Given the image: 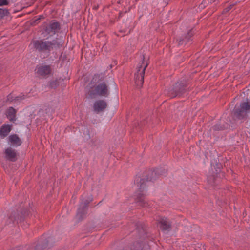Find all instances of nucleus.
<instances>
[{"mask_svg":"<svg viewBox=\"0 0 250 250\" xmlns=\"http://www.w3.org/2000/svg\"><path fill=\"white\" fill-rule=\"evenodd\" d=\"M57 81H53L51 83H50V85L52 87H56V84H57Z\"/></svg>","mask_w":250,"mask_h":250,"instance_id":"nucleus-16","label":"nucleus"},{"mask_svg":"<svg viewBox=\"0 0 250 250\" xmlns=\"http://www.w3.org/2000/svg\"><path fill=\"white\" fill-rule=\"evenodd\" d=\"M25 98V95H21L19 96H18L15 98V100L16 101H21V100H23Z\"/></svg>","mask_w":250,"mask_h":250,"instance_id":"nucleus-14","label":"nucleus"},{"mask_svg":"<svg viewBox=\"0 0 250 250\" xmlns=\"http://www.w3.org/2000/svg\"><path fill=\"white\" fill-rule=\"evenodd\" d=\"M192 36V34L191 33H188V39H189V38L191 37Z\"/></svg>","mask_w":250,"mask_h":250,"instance_id":"nucleus-20","label":"nucleus"},{"mask_svg":"<svg viewBox=\"0 0 250 250\" xmlns=\"http://www.w3.org/2000/svg\"><path fill=\"white\" fill-rule=\"evenodd\" d=\"M109 94V90L106 84L103 83L97 85L94 91L91 92L90 95L92 98L94 96H107Z\"/></svg>","mask_w":250,"mask_h":250,"instance_id":"nucleus-2","label":"nucleus"},{"mask_svg":"<svg viewBox=\"0 0 250 250\" xmlns=\"http://www.w3.org/2000/svg\"><path fill=\"white\" fill-rule=\"evenodd\" d=\"M8 14V11L5 9L0 8V18Z\"/></svg>","mask_w":250,"mask_h":250,"instance_id":"nucleus-13","label":"nucleus"},{"mask_svg":"<svg viewBox=\"0 0 250 250\" xmlns=\"http://www.w3.org/2000/svg\"><path fill=\"white\" fill-rule=\"evenodd\" d=\"M154 179V177H150V180H153Z\"/></svg>","mask_w":250,"mask_h":250,"instance_id":"nucleus-21","label":"nucleus"},{"mask_svg":"<svg viewBox=\"0 0 250 250\" xmlns=\"http://www.w3.org/2000/svg\"><path fill=\"white\" fill-rule=\"evenodd\" d=\"M158 224L163 230H167L170 227V224L166 218L160 217L158 220Z\"/></svg>","mask_w":250,"mask_h":250,"instance_id":"nucleus-11","label":"nucleus"},{"mask_svg":"<svg viewBox=\"0 0 250 250\" xmlns=\"http://www.w3.org/2000/svg\"><path fill=\"white\" fill-rule=\"evenodd\" d=\"M15 113V110L12 107H10L7 109L6 116L10 121L14 122L16 120Z\"/></svg>","mask_w":250,"mask_h":250,"instance_id":"nucleus-12","label":"nucleus"},{"mask_svg":"<svg viewBox=\"0 0 250 250\" xmlns=\"http://www.w3.org/2000/svg\"><path fill=\"white\" fill-rule=\"evenodd\" d=\"M11 125L3 124L0 128V136L3 138L5 137L11 130Z\"/></svg>","mask_w":250,"mask_h":250,"instance_id":"nucleus-10","label":"nucleus"},{"mask_svg":"<svg viewBox=\"0 0 250 250\" xmlns=\"http://www.w3.org/2000/svg\"><path fill=\"white\" fill-rule=\"evenodd\" d=\"M59 29V25L57 22H53L50 23L46 28L44 33L45 34L44 36H48V35L51 36L54 35Z\"/></svg>","mask_w":250,"mask_h":250,"instance_id":"nucleus-6","label":"nucleus"},{"mask_svg":"<svg viewBox=\"0 0 250 250\" xmlns=\"http://www.w3.org/2000/svg\"><path fill=\"white\" fill-rule=\"evenodd\" d=\"M250 110V102L247 101L241 104L240 108L239 110L236 111V114L239 118H242Z\"/></svg>","mask_w":250,"mask_h":250,"instance_id":"nucleus-4","label":"nucleus"},{"mask_svg":"<svg viewBox=\"0 0 250 250\" xmlns=\"http://www.w3.org/2000/svg\"><path fill=\"white\" fill-rule=\"evenodd\" d=\"M54 44L48 41H37L34 43L35 47L40 50H50Z\"/></svg>","mask_w":250,"mask_h":250,"instance_id":"nucleus-3","label":"nucleus"},{"mask_svg":"<svg viewBox=\"0 0 250 250\" xmlns=\"http://www.w3.org/2000/svg\"><path fill=\"white\" fill-rule=\"evenodd\" d=\"M7 160L14 162L17 159L18 153L17 151L11 147L6 148L4 151Z\"/></svg>","mask_w":250,"mask_h":250,"instance_id":"nucleus-5","label":"nucleus"},{"mask_svg":"<svg viewBox=\"0 0 250 250\" xmlns=\"http://www.w3.org/2000/svg\"><path fill=\"white\" fill-rule=\"evenodd\" d=\"M107 107L106 102L102 100L95 101L93 104V110L95 112L99 113L103 111Z\"/></svg>","mask_w":250,"mask_h":250,"instance_id":"nucleus-7","label":"nucleus"},{"mask_svg":"<svg viewBox=\"0 0 250 250\" xmlns=\"http://www.w3.org/2000/svg\"><path fill=\"white\" fill-rule=\"evenodd\" d=\"M7 4V0H0V6L6 5Z\"/></svg>","mask_w":250,"mask_h":250,"instance_id":"nucleus-15","label":"nucleus"},{"mask_svg":"<svg viewBox=\"0 0 250 250\" xmlns=\"http://www.w3.org/2000/svg\"><path fill=\"white\" fill-rule=\"evenodd\" d=\"M37 73L40 76H45L48 75L51 72V69L49 66L42 65L39 66L37 69Z\"/></svg>","mask_w":250,"mask_h":250,"instance_id":"nucleus-9","label":"nucleus"},{"mask_svg":"<svg viewBox=\"0 0 250 250\" xmlns=\"http://www.w3.org/2000/svg\"><path fill=\"white\" fill-rule=\"evenodd\" d=\"M142 62L141 64L137 66V71L135 74L134 80L136 85L141 87L144 83V75L145 69L147 66L146 58L143 56Z\"/></svg>","mask_w":250,"mask_h":250,"instance_id":"nucleus-1","label":"nucleus"},{"mask_svg":"<svg viewBox=\"0 0 250 250\" xmlns=\"http://www.w3.org/2000/svg\"><path fill=\"white\" fill-rule=\"evenodd\" d=\"M157 173L159 174V172L157 169L152 172V175H156Z\"/></svg>","mask_w":250,"mask_h":250,"instance_id":"nucleus-18","label":"nucleus"},{"mask_svg":"<svg viewBox=\"0 0 250 250\" xmlns=\"http://www.w3.org/2000/svg\"><path fill=\"white\" fill-rule=\"evenodd\" d=\"M10 97H11V95H9V96H8V100H9V99H10Z\"/></svg>","mask_w":250,"mask_h":250,"instance_id":"nucleus-22","label":"nucleus"},{"mask_svg":"<svg viewBox=\"0 0 250 250\" xmlns=\"http://www.w3.org/2000/svg\"><path fill=\"white\" fill-rule=\"evenodd\" d=\"M80 213H81V209L79 208L78 209V212H77V215L78 217L79 216Z\"/></svg>","mask_w":250,"mask_h":250,"instance_id":"nucleus-19","label":"nucleus"},{"mask_svg":"<svg viewBox=\"0 0 250 250\" xmlns=\"http://www.w3.org/2000/svg\"><path fill=\"white\" fill-rule=\"evenodd\" d=\"M88 203V202L87 201L82 202L81 206L84 207L86 206V205Z\"/></svg>","mask_w":250,"mask_h":250,"instance_id":"nucleus-17","label":"nucleus"},{"mask_svg":"<svg viewBox=\"0 0 250 250\" xmlns=\"http://www.w3.org/2000/svg\"><path fill=\"white\" fill-rule=\"evenodd\" d=\"M7 142L10 146L17 147L21 144L22 141L17 134H13L8 137Z\"/></svg>","mask_w":250,"mask_h":250,"instance_id":"nucleus-8","label":"nucleus"}]
</instances>
